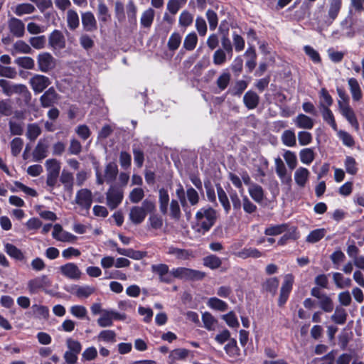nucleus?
I'll return each mask as SVG.
<instances>
[{
    "label": "nucleus",
    "mask_w": 364,
    "mask_h": 364,
    "mask_svg": "<svg viewBox=\"0 0 364 364\" xmlns=\"http://www.w3.org/2000/svg\"><path fill=\"white\" fill-rule=\"evenodd\" d=\"M149 222L151 228L159 230L163 226V219L157 214H151L149 218Z\"/></svg>",
    "instance_id": "obj_60"
},
{
    "label": "nucleus",
    "mask_w": 364,
    "mask_h": 364,
    "mask_svg": "<svg viewBox=\"0 0 364 364\" xmlns=\"http://www.w3.org/2000/svg\"><path fill=\"white\" fill-rule=\"evenodd\" d=\"M36 11V8L31 4H20L16 6L14 13L21 16L24 14H30Z\"/></svg>",
    "instance_id": "obj_42"
},
{
    "label": "nucleus",
    "mask_w": 364,
    "mask_h": 364,
    "mask_svg": "<svg viewBox=\"0 0 364 364\" xmlns=\"http://www.w3.org/2000/svg\"><path fill=\"white\" fill-rule=\"evenodd\" d=\"M203 265L212 269H217L222 264L221 259L215 255H210L203 259Z\"/></svg>",
    "instance_id": "obj_31"
},
{
    "label": "nucleus",
    "mask_w": 364,
    "mask_h": 364,
    "mask_svg": "<svg viewBox=\"0 0 364 364\" xmlns=\"http://www.w3.org/2000/svg\"><path fill=\"white\" fill-rule=\"evenodd\" d=\"M48 145L45 141L39 140L33 151V157L35 161H40L47 156Z\"/></svg>",
    "instance_id": "obj_17"
},
{
    "label": "nucleus",
    "mask_w": 364,
    "mask_h": 364,
    "mask_svg": "<svg viewBox=\"0 0 364 364\" xmlns=\"http://www.w3.org/2000/svg\"><path fill=\"white\" fill-rule=\"evenodd\" d=\"M66 21L68 28L71 31H75L79 27L80 19L77 13L73 9H69L66 14Z\"/></svg>",
    "instance_id": "obj_23"
},
{
    "label": "nucleus",
    "mask_w": 364,
    "mask_h": 364,
    "mask_svg": "<svg viewBox=\"0 0 364 364\" xmlns=\"http://www.w3.org/2000/svg\"><path fill=\"white\" fill-rule=\"evenodd\" d=\"M13 47L16 53H21L26 54L32 53V49L30 47V46L23 41H17L14 44Z\"/></svg>",
    "instance_id": "obj_54"
},
{
    "label": "nucleus",
    "mask_w": 364,
    "mask_h": 364,
    "mask_svg": "<svg viewBox=\"0 0 364 364\" xmlns=\"http://www.w3.org/2000/svg\"><path fill=\"white\" fill-rule=\"evenodd\" d=\"M326 232V230L324 228L314 230L309 234L306 240L309 243H316L325 236Z\"/></svg>",
    "instance_id": "obj_39"
},
{
    "label": "nucleus",
    "mask_w": 364,
    "mask_h": 364,
    "mask_svg": "<svg viewBox=\"0 0 364 364\" xmlns=\"http://www.w3.org/2000/svg\"><path fill=\"white\" fill-rule=\"evenodd\" d=\"M197 220V232L205 234L214 225L217 219L216 211L209 207L203 208L196 215Z\"/></svg>",
    "instance_id": "obj_1"
},
{
    "label": "nucleus",
    "mask_w": 364,
    "mask_h": 364,
    "mask_svg": "<svg viewBox=\"0 0 364 364\" xmlns=\"http://www.w3.org/2000/svg\"><path fill=\"white\" fill-rule=\"evenodd\" d=\"M5 251L10 257L17 260L22 261L25 258L21 250L12 244L6 243L5 245Z\"/></svg>",
    "instance_id": "obj_28"
},
{
    "label": "nucleus",
    "mask_w": 364,
    "mask_h": 364,
    "mask_svg": "<svg viewBox=\"0 0 364 364\" xmlns=\"http://www.w3.org/2000/svg\"><path fill=\"white\" fill-rule=\"evenodd\" d=\"M38 69L43 73H48L55 67V60L49 53H40L37 57Z\"/></svg>",
    "instance_id": "obj_8"
},
{
    "label": "nucleus",
    "mask_w": 364,
    "mask_h": 364,
    "mask_svg": "<svg viewBox=\"0 0 364 364\" xmlns=\"http://www.w3.org/2000/svg\"><path fill=\"white\" fill-rule=\"evenodd\" d=\"M198 37L196 33L193 32L188 34L183 42V47L187 50H193L197 44Z\"/></svg>",
    "instance_id": "obj_46"
},
{
    "label": "nucleus",
    "mask_w": 364,
    "mask_h": 364,
    "mask_svg": "<svg viewBox=\"0 0 364 364\" xmlns=\"http://www.w3.org/2000/svg\"><path fill=\"white\" fill-rule=\"evenodd\" d=\"M13 113L12 104L10 100H0V114L3 116H10Z\"/></svg>",
    "instance_id": "obj_50"
},
{
    "label": "nucleus",
    "mask_w": 364,
    "mask_h": 364,
    "mask_svg": "<svg viewBox=\"0 0 364 364\" xmlns=\"http://www.w3.org/2000/svg\"><path fill=\"white\" fill-rule=\"evenodd\" d=\"M60 95L53 87H49L40 97L41 105L43 108L52 107L57 103Z\"/></svg>",
    "instance_id": "obj_11"
},
{
    "label": "nucleus",
    "mask_w": 364,
    "mask_h": 364,
    "mask_svg": "<svg viewBox=\"0 0 364 364\" xmlns=\"http://www.w3.org/2000/svg\"><path fill=\"white\" fill-rule=\"evenodd\" d=\"M223 319H224L226 323L231 328H237L239 327V322L237 318L233 311H230L227 314H225L222 316Z\"/></svg>",
    "instance_id": "obj_59"
},
{
    "label": "nucleus",
    "mask_w": 364,
    "mask_h": 364,
    "mask_svg": "<svg viewBox=\"0 0 364 364\" xmlns=\"http://www.w3.org/2000/svg\"><path fill=\"white\" fill-rule=\"evenodd\" d=\"M48 41L50 46L55 49H63L65 47V37L58 30H55L50 33Z\"/></svg>",
    "instance_id": "obj_16"
},
{
    "label": "nucleus",
    "mask_w": 364,
    "mask_h": 364,
    "mask_svg": "<svg viewBox=\"0 0 364 364\" xmlns=\"http://www.w3.org/2000/svg\"><path fill=\"white\" fill-rule=\"evenodd\" d=\"M217 187V192L218 196V199L223 206L225 211L226 213H228L230 210V204L228 200V198L227 196L226 193L223 189V188L220 186V184L216 185Z\"/></svg>",
    "instance_id": "obj_33"
},
{
    "label": "nucleus",
    "mask_w": 364,
    "mask_h": 364,
    "mask_svg": "<svg viewBox=\"0 0 364 364\" xmlns=\"http://www.w3.org/2000/svg\"><path fill=\"white\" fill-rule=\"evenodd\" d=\"M75 203L82 208L88 211L92 203V193L87 188L80 189L77 192Z\"/></svg>",
    "instance_id": "obj_9"
},
{
    "label": "nucleus",
    "mask_w": 364,
    "mask_h": 364,
    "mask_svg": "<svg viewBox=\"0 0 364 364\" xmlns=\"http://www.w3.org/2000/svg\"><path fill=\"white\" fill-rule=\"evenodd\" d=\"M61 274L65 277L77 280L81 277L82 272L75 263L69 262L60 267Z\"/></svg>",
    "instance_id": "obj_12"
},
{
    "label": "nucleus",
    "mask_w": 364,
    "mask_h": 364,
    "mask_svg": "<svg viewBox=\"0 0 364 364\" xmlns=\"http://www.w3.org/2000/svg\"><path fill=\"white\" fill-rule=\"evenodd\" d=\"M243 102L248 109H253L258 106L259 102V97L254 91H247L244 95Z\"/></svg>",
    "instance_id": "obj_18"
},
{
    "label": "nucleus",
    "mask_w": 364,
    "mask_h": 364,
    "mask_svg": "<svg viewBox=\"0 0 364 364\" xmlns=\"http://www.w3.org/2000/svg\"><path fill=\"white\" fill-rule=\"evenodd\" d=\"M46 166L48 171L46 183L48 186L53 187L59 176L60 163L55 159H48L46 161Z\"/></svg>",
    "instance_id": "obj_5"
},
{
    "label": "nucleus",
    "mask_w": 364,
    "mask_h": 364,
    "mask_svg": "<svg viewBox=\"0 0 364 364\" xmlns=\"http://www.w3.org/2000/svg\"><path fill=\"white\" fill-rule=\"evenodd\" d=\"M309 176V171L307 168L299 167L294 173L295 182L300 187H304Z\"/></svg>",
    "instance_id": "obj_22"
},
{
    "label": "nucleus",
    "mask_w": 364,
    "mask_h": 364,
    "mask_svg": "<svg viewBox=\"0 0 364 364\" xmlns=\"http://www.w3.org/2000/svg\"><path fill=\"white\" fill-rule=\"evenodd\" d=\"M118 173V168L116 164L109 163L105 170V182L107 183H112L116 179Z\"/></svg>",
    "instance_id": "obj_21"
},
{
    "label": "nucleus",
    "mask_w": 364,
    "mask_h": 364,
    "mask_svg": "<svg viewBox=\"0 0 364 364\" xmlns=\"http://www.w3.org/2000/svg\"><path fill=\"white\" fill-rule=\"evenodd\" d=\"M283 144L287 146H294L296 144V135L294 131L285 130L282 135Z\"/></svg>",
    "instance_id": "obj_36"
},
{
    "label": "nucleus",
    "mask_w": 364,
    "mask_h": 364,
    "mask_svg": "<svg viewBox=\"0 0 364 364\" xmlns=\"http://www.w3.org/2000/svg\"><path fill=\"white\" fill-rule=\"evenodd\" d=\"M352 97L355 101H359L362 98V92L358 80L355 78H350L348 81Z\"/></svg>",
    "instance_id": "obj_25"
},
{
    "label": "nucleus",
    "mask_w": 364,
    "mask_h": 364,
    "mask_svg": "<svg viewBox=\"0 0 364 364\" xmlns=\"http://www.w3.org/2000/svg\"><path fill=\"white\" fill-rule=\"evenodd\" d=\"M66 345L69 351L73 352L77 355H78L82 350V346L80 343L78 341L74 340L71 338H69L66 340Z\"/></svg>",
    "instance_id": "obj_57"
},
{
    "label": "nucleus",
    "mask_w": 364,
    "mask_h": 364,
    "mask_svg": "<svg viewBox=\"0 0 364 364\" xmlns=\"http://www.w3.org/2000/svg\"><path fill=\"white\" fill-rule=\"evenodd\" d=\"M0 87L3 89L4 93L7 96H11L13 94H21L24 97L31 99V93L24 85H10L7 80L0 79Z\"/></svg>",
    "instance_id": "obj_4"
},
{
    "label": "nucleus",
    "mask_w": 364,
    "mask_h": 364,
    "mask_svg": "<svg viewBox=\"0 0 364 364\" xmlns=\"http://www.w3.org/2000/svg\"><path fill=\"white\" fill-rule=\"evenodd\" d=\"M189 353V350L177 348L170 353L169 359L171 360V363H174L176 360H185L188 356Z\"/></svg>",
    "instance_id": "obj_32"
},
{
    "label": "nucleus",
    "mask_w": 364,
    "mask_h": 364,
    "mask_svg": "<svg viewBox=\"0 0 364 364\" xmlns=\"http://www.w3.org/2000/svg\"><path fill=\"white\" fill-rule=\"evenodd\" d=\"M283 156L289 168L291 169H294L297 165L296 154L294 152L288 150L284 152Z\"/></svg>",
    "instance_id": "obj_56"
},
{
    "label": "nucleus",
    "mask_w": 364,
    "mask_h": 364,
    "mask_svg": "<svg viewBox=\"0 0 364 364\" xmlns=\"http://www.w3.org/2000/svg\"><path fill=\"white\" fill-rule=\"evenodd\" d=\"M83 29L87 32H94L97 29V23L94 14L90 11L81 14Z\"/></svg>",
    "instance_id": "obj_13"
},
{
    "label": "nucleus",
    "mask_w": 364,
    "mask_h": 364,
    "mask_svg": "<svg viewBox=\"0 0 364 364\" xmlns=\"http://www.w3.org/2000/svg\"><path fill=\"white\" fill-rule=\"evenodd\" d=\"M46 39L44 36L32 37L29 39L30 44L36 49H42L46 45Z\"/></svg>",
    "instance_id": "obj_61"
},
{
    "label": "nucleus",
    "mask_w": 364,
    "mask_h": 364,
    "mask_svg": "<svg viewBox=\"0 0 364 364\" xmlns=\"http://www.w3.org/2000/svg\"><path fill=\"white\" fill-rule=\"evenodd\" d=\"M287 230V224L277 225L266 228V230H264V234L267 235H277L282 234Z\"/></svg>",
    "instance_id": "obj_52"
},
{
    "label": "nucleus",
    "mask_w": 364,
    "mask_h": 364,
    "mask_svg": "<svg viewBox=\"0 0 364 364\" xmlns=\"http://www.w3.org/2000/svg\"><path fill=\"white\" fill-rule=\"evenodd\" d=\"M347 312L341 306H338L335 309L334 314L331 316V320L336 324H344L347 320Z\"/></svg>",
    "instance_id": "obj_26"
},
{
    "label": "nucleus",
    "mask_w": 364,
    "mask_h": 364,
    "mask_svg": "<svg viewBox=\"0 0 364 364\" xmlns=\"http://www.w3.org/2000/svg\"><path fill=\"white\" fill-rule=\"evenodd\" d=\"M155 11L153 9L149 8L144 11L141 17V24L144 28H149L154 21Z\"/></svg>",
    "instance_id": "obj_30"
},
{
    "label": "nucleus",
    "mask_w": 364,
    "mask_h": 364,
    "mask_svg": "<svg viewBox=\"0 0 364 364\" xmlns=\"http://www.w3.org/2000/svg\"><path fill=\"white\" fill-rule=\"evenodd\" d=\"M208 305L213 309L225 311L228 309V305L226 302L219 299L217 297L210 298L208 301Z\"/></svg>",
    "instance_id": "obj_37"
},
{
    "label": "nucleus",
    "mask_w": 364,
    "mask_h": 364,
    "mask_svg": "<svg viewBox=\"0 0 364 364\" xmlns=\"http://www.w3.org/2000/svg\"><path fill=\"white\" fill-rule=\"evenodd\" d=\"M319 306L325 312H331L333 309V303L331 297L325 294L319 299Z\"/></svg>",
    "instance_id": "obj_49"
},
{
    "label": "nucleus",
    "mask_w": 364,
    "mask_h": 364,
    "mask_svg": "<svg viewBox=\"0 0 364 364\" xmlns=\"http://www.w3.org/2000/svg\"><path fill=\"white\" fill-rule=\"evenodd\" d=\"M168 254L174 255L178 259L181 260H186L192 257V252L191 250L180 249L172 246L168 248Z\"/></svg>",
    "instance_id": "obj_24"
},
{
    "label": "nucleus",
    "mask_w": 364,
    "mask_h": 364,
    "mask_svg": "<svg viewBox=\"0 0 364 364\" xmlns=\"http://www.w3.org/2000/svg\"><path fill=\"white\" fill-rule=\"evenodd\" d=\"M299 156L303 164H310L314 160L315 154L313 149L306 148L300 151Z\"/></svg>",
    "instance_id": "obj_38"
},
{
    "label": "nucleus",
    "mask_w": 364,
    "mask_h": 364,
    "mask_svg": "<svg viewBox=\"0 0 364 364\" xmlns=\"http://www.w3.org/2000/svg\"><path fill=\"white\" fill-rule=\"evenodd\" d=\"M155 210V203L149 199H145L141 205H135L131 208L129 217L134 225H139L144 220L147 213H152Z\"/></svg>",
    "instance_id": "obj_2"
},
{
    "label": "nucleus",
    "mask_w": 364,
    "mask_h": 364,
    "mask_svg": "<svg viewBox=\"0 0 364 364\" xmlns=\"http://www.w3.org/2000/svg\"><path fill=\"white\" fill-rule=\"evenodd\" d=\"M298 139L301 146H306L311 142L312 135L308 132L301 131L298 134Z\"/></svg>",
    "instance_id": "obj_64"
},
{
    "label": "nucleus",
    "mask_w": 364,
    "mask_h": 364,
    "mask_svg": "<svg viewBox=\"0 0 364 364\" xmlns=\"http://www.w3.org/2000/svg\"><path fill=\"white\" fill-rule=\"evenodd\" d=\"M236 255L242 259L248 257L258 258L262 256V253L256 248H245L238 252Z\"/></svg>",
    "instance_id": "obj_35"
},
{
    "label": "nucleus",
    "mask_w": 364,
    "mask_h": 364,
    "mask_svg": "<svg viewBox=\"0 0 364 364\" xmlns=\"http://www.w3.org/2000/svg\"><path fill=\"white\" fill-rule=\"evenodd\" d=\"M97 323L100 327H109L113 325V320L109 310H103L101 316L97 319Z\"/></svg>",
    "instance_id": "obj_43"
},
{
    "label": "nucleus",
    "mask_w": 364,
    "mask_h": 364,
    "mask_svg": "<svg viewBox=\"0 0 364 364\" xmlns=\"http://www.w3.org/2000/svg\"><path fill=\"white\" fill-rule=\"evenodd\" d=\"M321 97L320 105L322 108H324V107H328L332 105L333 99L325 88H322L321 90Z\"/></svg>",
    "instance_id": "obj_62"
},
{
    "label": "nucleus",
    "mask_w": 364,
    "mask_h": 364,
    "mask_svg": "<svg viewBox=\"0 0 364 364\" xmlns=\"http://www.w3.org/2000/svg\"><path fill=\"white\" fill-rule=\"evenodd\" d=\"M345 166L346 171L351 175H355L358 171L355 160L351 156L346 157Z\"/></svg>",
    "instance_id": "obj_63"
},
{
    "label": "nucleus",
    "mask_w": 364,
    "mask_h": 364,
    "mask_svg": "<svg viewBox=\"0 0 364 364\" xmlns=\"http://www.w3.org/2000/svg\"><path fill=\"white\" fill-rule=\"evenodd\" d=\"M342 0H331L328 10L331 22L336 19L341 9Z\"/></svg>",
    "instance_id": "obj_45"
},
{
    "label": "nucleus",
    "mask_w": 364,
    "mask_h": 364,
    "mask_svg": "<svg viewBox=\"0 0 364 364\" xmlns=\"http://www.w3.org/2000/svg\"><path fill=\"white\" fill-rule=\"evenodd\" d=\"M231 75L228 72H223L217 79L216 85L220 90H224L228 86Z\"/></svg>",
    "instance_id": "obj_47"
},
{
    "label": "nucleus",
    "mask_w": 364,
    "mask_h": 364,
    "mask_svg": "<svg viewBox=\"0 0 364 364\" xmlns=\"http://www.w3.org/2000/svg\"><path fill=\"white\" fill-rule=\"evenodd\" d=\"M73 180L74 178L72 173L65 169L63 170L60 176V181L63 184L65 191H68L70 195L73 191Z\"/></svg>",
    "instance_id": "obj_19"
},
{
    "label": "nucleus",
    "mask_w": 364,
    "mask_h": 364,
    "mask_svg": "<svg viewBox=\"0 0 364 364\" xmlns=\"http://www.w3.org/2000/svg\"><path fill=\"white\" fill-rule=\"evenodd\" d=\"M28 289L31 294H36L51 285V282L47 275H41L35 277L28 282Z\"/></svg>",
    "instance_id": "obj_7"
},
{
    "label": "nucleus",
    "mask_w": 364,
    "mask_h": 364,
    "mask_svg": "<svg viewBox=\"0 0 364 364\" xmlns=\"http://www.w3.org/2000/svg\"><path fill=\"white\" fill-rule=\"evenodd\" d=\"M294 123L296 126L300 129H311L314 127V120L309 116L299 114L295 119Z\"/></svg>",
    "instance_id": "obj_20"
},
{
    "label": "nucleus",
    "mask_w": 364,
    "mask_h": 364,
    "mask_svg": "<svg viewBox=\"0 0 364 364\" xmlns=\"http://www.w3.org/2000/svg\"><path fill=\"white\" fill-rule=\"evenodd\" d=\"M15 63L20 67L28 70L33 69L35 66L33 59L28 56L18 58L15 60Z\"/></svg>",
    "instance_id": "obj_48"
},
{
    "label": "nucleus",
    "mask_w": 364,
    "mask_h": 364,
    "mask_svg": "<svg viewBox=\"0 0 364 364\" xmlns=\"http://www.w3.org/2000/svg\"><path fill=\"white\" fill-rule=\"evenodd\" d=\"M23 141L19 137L14 138L11 142V154L14 156H17L23 147Z\"/></svg>",
    "instance_id": "obj_55"
},
{
    "label": "nucleus",
    "mask_w": 364,
    "mask_h": 364,
    "mask_svg": "<svg viewBox=\"0 0 364 364\" xmlns=\"http://www.w3.org/2000/svg\"><path fill=\"white\" fill-rule=\"evenodd\" d=\"M279 286V280L276 277H272L270 279H268L264 284H263V289L271 293L273 296L275 295L277 288Z\"/></svg>",
    "instance_id": "obj_44"
},
{
    "label": "nucleus",
    "mask_w": 364,
    "mask_h": 364,
    "mask_svg": "<svg viewBox=\"0 0 364 364\" xmlns=\"http://www.w3.org/2000/svg\"><path fill=\"white\" fill-rule=\"evenodd\" d=\"M292 276L291 274H287L285 277L284 282L281 287L280 295L278 301L279 306H282L286 303L292 288Z\"/></svg>",
    "instance_id": "obj_14"
},
{
    "label": "nucleus",
    "mask_w": 364,
    "mask_h": 364,
    "mask_svg": "<svg viewBox=\"0 0 364 364\" xmlns=\"http://www.w3.org/2000/svg\"><path fill=\"white\" fill-rule=\"evenodd\" d=\"M333 279L336 286L339 289L350 287L352 285V281L350 278L345 279L341 273L335 272L333 274Z\"/></svg>",
    "instance_id": "obj_29"
},
{
    "label": "nucleus",
    "mask_w": 364,
    "mask_h": 364,
    "mask_svg": "<svg viewBox=\"0 0 364 364\" xmlns=\"http://www.w3.org/2000/svg\"><path fill=\"white\" fill-rule=\"evenodd\" d=\"M41 134V129L36 123L29 124L27 126L26 136L31 141L36 140Z\"/></svg>",
    "instance_id": "obj_41"
},
{
    "label": "nucleus",
    "mask_w": 364,
    "mask_h": 364,
    "mask_svg": "<svg viewBox=\"0 0 364 364\" xmlns=\"http://www.w3.org/2000/svg\"><path fill=\"white\" fill-rule=\"evenodd\" d=\"M144 197V191L141 188H134L129 195L130 201L133 203H138Z\"/></svg>",
    "instance_id": "obj_53"
},
{
    "label": "nucleus",
    "mask_w": 364,
    "mask_h": 364,
    "mask_svg": "<svg viewBox=\"0 0 364 364\" xmlns=\"http://www.w3.org/2000/svg\"><path fill=\"white\" fill-rule=\"evenodd\" d=\"M181 42V36L178 33H173L168 39V46L171 50H176Z\"/></svg>",
    "instance_id": "obj_58"
},
{
    "label": "nucleus",
    "mask_w": 364,
    "mask_h": 364,
    "mask_svg": "<svg viewBox=\"0 0 364 364\" xmlns=\"http://www.w3.org/2000/svg\"><path fill=\"white\" fill-rule=\"evenodd\" d=\"M123 198L122 188L111 185L106 193L107 205L111 210H114L122 203Z\"/></svg>",
    "instance_id": "obj_3"
},
{
    "label": "nucleus",
    "mask_w": 364,
    "mask_h": 364,
    "mask_svg": "<svg viewBox=\"0 0 364 364\" xmlns=\"http://www.w3.org/2000/svg\"><path fill=\"white\" fill-rule=\"evenodd\" d=\"M338 108L342 115L348 120V122L355 129L359 130V124L353 109L349 106L348 103H344L338 101Z\"/></svg>",
    "instance_id": "obj_10"
},
{
    "label": "nucleus",
    "mask_w": 364,
    "mask_h": 364,
    "mask_svg": "<svg viewBox=\"0 0 364 364\" xmlns=\"http://www.w3.org/2000/svg\"><path fill=\"white\" fill-rule=\"evenodd\" d=\"M202 320L204 323V327L206 329L209 331H213L215 329L218 321L210 313L205 312L202 315Z\"/></svg>",
    "instance_id": "obj_34"
},
{
    "label": "nucleus",
    "mask_w": 364,
    "mask_h": 364,
    "mask_svg": "<svg viewBox=\"0 0 364 364\" xmlns=\"http://www.w3.org/2000/svg\"><path fill=\"white\" fill-rule=\"evenodd\" d=\"M249 193L252 198L257 202L260 203L264 199V191L261 186L253 183L250 185L249 188Z\"/></svg>",
    "instance_id": "obj_27"
},
{
    "label": "nucleus",
    "mask_w": 364,
    "mask_h": 364,
    "mask_svg": "<svg viewBox=\"0 0 364 364\" xmlns=\"http://www.w3.org/2000/svg\"><path fill=\"white\" fill-rule=\"evenodd\" d=\"M32 312L33 315L38 318L47 319L49 316V310L48 307L45 306L33 304L31 306Z\"/></svg>",
    "instance_id": "obj_40"
},
{
    "label": "nucleus",
    "mask_w": 364,
    "mask_h": 364,
    "mask_svg": "<svg viewBox=\"0 0 364 364\" xmlns=\"http://www.w3.org/2000/svg\"><path fill=\"white\" fill-rule=\"evenodd\" d=\"M50 84V78L41 74H34L29 80V85L36 94L42 92Z\"/></svg>",
    "instance_id": "obj_6"
},
{
    "label": "nucleus",
    "mask_w": 364,
    "mask_h": 364,
    "mask_svg": "<svg viewBox=\"0 0 364 364\" xmlns=\"http://www.w3.org/2000/svg\"><path fill=\"white\" fill-rule=\"evenodd\" d=\"M322 109H322V116H323V119L328 124H329L334 130L336 131L337 125H336V121H335V119H334L332 112L327 107H324V108H322Z\"/></svg>",
    "instance_id": "obj_51"
},
{
    "label": "nucleus",
    "mask_w": 364,
    "mask_h": 364,
    "mask_svg": "<svg viewBox=\"0 0 364 364\" xmlns=\"http://www.w3.org/2000/svg\"><path fill=\"white\" fill-rule=\"evenodd\" d=\"M9 29L16 37L21 38L25 33V26L23 21L16 18H11L9 21Z\"/></svg>",
    "instance_id": "obj_15"
}]
</instances>
